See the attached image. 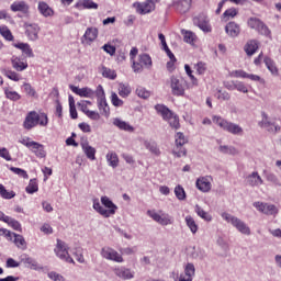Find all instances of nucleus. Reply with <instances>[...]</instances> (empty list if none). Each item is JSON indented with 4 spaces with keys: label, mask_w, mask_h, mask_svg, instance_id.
I'll return each mask as SVG.
<instances>
[{
    "label": "nucleus",
    "mask_w": 281,
    "mask_h": 281,
    "mask_svg": "<svg viewBox=\"0 0 281 281\" xmlns=\"http://www.w3.org/2000/svg\"><path fill=\"white\" fill-rule=\"evenodd\" d=\"M101 203L102 204H100L99 199H94L92 207L98 214L103 216V218H110V216H113L115 212H117V205H115L109 196H101Z\"/></svg>",
    "instance_id": "nucleus-1"
},
{
    "label": "nucleus",
    "mask_w": 281,
    "mask_h": 281,
    "mask_svg": "<svg viewBox=\"0 0 281 281\" xmlns=\"http://www.w3.org/2000/svg\"><path fill=\"white\" fill-rule=\"evenodd\" d=\"M49 123V119L47 117V114L42 113L38 114L36 111H31L27 113L24 122H23V127L26 131H32L35 126H47Z\"/></svg>",
    "instance_id": "nucleus-2"
},
{
    "label": "nucleus",
    "mask_w": 281,
    "mask_h": 281,
    "mask_svg": "<svg viewBox=\"0 0 281 281\" xmlns=\"http://www.w3.org/2000/svg\"><path fill=\"white\" fill-rule=\"evenodd\" d=\"M213 124H216L222 128V131H226V133H231V135H244L245 131L240 127V125L236 123H232L218 115L213 116Z\"/></svg>",
    "instance_id": "nucleus-3"
},
{
    "label": "nucleus",
    "mask_w": 281,
    "mask_h": 281,
    "mask_svg": "<svg viewBox=\"0 0 281 281\" xmlns=\"http://www.w3.org/2000/svg\"><path fill=\"white\" fill-rule=\"evenodd\" d=\"M221 216L224 221H226V223L233 225V227H235V229H237L239 234H244L245 236H251V228H249V226L243 220L227 212L222 213Z\"/></svg>",
    "instance_id": "nucleus-4"
},
{
    "label": "nucleus",
    "mask_w": 281,
    "mask_h": 281,
    "mask_svg": "<svg viewBox=\"0 0 281 281\" xmlns=\"http://www.w3.org/2000/svg\"><path fill=\"white\" fill-rule=\"evenodd\" d=\"M155 109H156L157 113H159V115H161L162 120H165L166 122H169V125L171 126V128L177 130L181 126L179 124V116H177V114L172 113V111H170V109H168L166 105L156 104Z\"/></svg>",
    "instance_id": "nucleus-5"
},
{
    "label": "nucleus",
    "mask_w": 281,
    "mask_h": 281,
    "mask_svg": "<svg viewBox=\"0 0 281 281\" xmlns=\"http://www.w3.org/2000/svg\"><path fill=\"white\" fill-rule=\"evenodd\" d=\"M248 27L250 30H255L258 32V34H261V36H267V38H271V30H269V26L265 24L260 19L258 18H249L248 19Z\"/></svg>",
    "instance_id": "nucleus-6"
},
{
    "label": "nucleus",
    "mask_w": 281,
    "mask_h": 281,
    "mask_svg": "<svg viewBox=\"0 0 281 281\" xmlns=\"http://www.w3.org/2000/svg\"><path fill=\"white\" fill-rule=\"evenodd\" d=\"M55 254L57 258H60V260H64V262H68L69 265H76L74 258L69 256V247H67V244L60 239H57Z\"/></svg>",
    "instance_id": "nucleus-7"
},
{
    "label": "nucleus",
    "mask_w": 281,
    "mask_h": 281,
    "mask_svg": "<svg viewBox=\"0 0 281 281\" xmlns=\"http://www.w3.org/2000/svg\"><path fill=\"white\" fill-rule=\"evenodd\" d=\"M157 3H159V0H145L144 2H134L133 8L137 14H150V12H154Z\"/></svg>",
    "instance_id": "nucleus-8"
},
{
    "label": "nucleus",
    "mask_w": 281,
    "mask_h": 281,
    "mask_svg": "<svg viewBox=\"0 0 281 281\" xmlns=\"http://www.w3.org/2000/svg\"><path fill=\"white\" fill-rule=\"evenodd\" d=\"M169 83L172 95L179 97L186 94V80L183 78L171 76Z\"/></svg>",
    "instance_id": "nucleus-9"
},
{
    "label": "nucleus",
    "mask_w": 281,
    "mask_h": 281,
    "mask_svg": "<svg viewBox=\"0 0 281 281\" xmlns=\"http://www.w3.org/2000/svg\"><path fill=\"white\" fill-rule=\"evenodd\" d=\"M175 138L176 148L172 150V155H175L176 157H186V155H188V151L186 150V148H183V146L188 144V138H186V135H183V133L181 132H178Z\"/></svg>",
    "instance_id": "nucleus-10"
},
{
    "label": "nucleus",
    "mask_w": 281,
    "mask_h": 281,
    "mask_svg": "<svg viewBox=\"0 0 281 281\" xmlns=\"http://www.w3.org/2000/svg\"><path fill=\"white\" fill-rule=\"evenodd\" d=\"M193 25L199 27L205 34H210V32H212V24H210V18H207V15L203 13L193 18Z\"/></svg>",
    "instance_id": "nucleus-11"
},
{
    "label": "nucleus",
    "mask_w": 281,
    "mask_h": 281,
    "mask_svg": "<svg viewBox=\"0 0 281 281\" xmlns=\"http://www.w3.org/2000/svg\"><path fill=\"white\" fill-rule=\"evenodd\" d=\"M147 215H149V217L153 218V221L158 223V225H172V217L167 213L159 214L156 211L148 210Z\"/></svg>",
    "instance_id": "nucleus-12"
},
{
    "label": "nucleus",
    "mask_w": 281,
    "mask_h": 281,
    "mask_svg": "<svg viewBox=\"0 0 281 281\" xmlns=\"http://www.w3.org/2000/svg\"><path fill=\"white\" fill-rule=\"evenodd\" d=\"M254 207L258 210L261 214H266V216H276L278 214V207L273 204L263 203V202H254Z\"/></svg>",
    "instance_id": "nucleus-13"
},
{
    "label": "nucleus",
    "mask_w": 281,
    "mask_h": 281,
    "mask_svg": "<svg viewBox=\"0 0 281 281\" xmlns=\"http://www.w3.org/2000/svg\"><path fill=\"white\" fill-rule=\"evenodd\" d=\"M101 256L105 260H112L113 262H124V258H122V255H120L117 250L108 246L101 249Z\"/></svg>",
    "instance_id": "nucleus-14"
},
{
    "label": "nucleus",
    "mask_w": 281,
    "mask_h": 281,
    "mask_svg": "<svg viewBox=\"0 0 281 281\" xmlns=\"http://www.w3.org/2000/svg\"><path fill=\"white\" fill-rule=\"evenodd\" d=\"M25 36L29 41H38V34L41 32V26L36 23H24Z\"/></svg>",
    "instance_id": "nucleus-15"
},
{
    "label": "nucleus",
    "mask_w": 281,
    "mask_h": 281,
    "mask_svg": "<svg viewBox=\"0 0 281 281\" xmlns=\"http://www.w3.org/2000/svg\"><path fill=\"white\" fill-rule=\"evenodd\" d=\"M196 273V268H194V263H187L184 267V274H177L173 277L175 281H192L194 274Z\"/></svg>",
    "instance_id": "nucleus-16"
},
{
    "label": "nucleus",
    "mask_w": 281,
    "mask_h": 281,
    "mask_svg": "<svg viewBox=\"0 0 281 281\" xmlns=\"http://www.w3.org/2000/svg\"><path fill=\"white\" fill-rule=\"evenodd\" d=\"M112 124L115 126V128H119V131H124L125 133H135V127L131 125V123L120 117L112 119Z\"/></svg>",
    "instance_id": "nucleus-17"
},
{
    "label": "nucleus",
    "mask_w": 281,
    "mask_h": 281,
    "mask_svg": "<svg viewBox=\"0 0 281 281\" xmlns=\"http://www.w3.org/2000/svg\"><path fill=\"white\" fill-rule=\"evenodd\" d=\"M195 186L201 192H210L212 190V177H201L196 180Z\"/></svg>",
    "instance_id": "nucleus-18"
},
{
    "label": "nucleus",
    "mask_w": 281,
    "mask_h": 281,
    "mask_svg": "<svg viewBox=\"0 0 281 281\" xmlns=\"http://www.w3.org/2000/svg\"><path fill=\"white\" fill-rule=\"evenodd\" d=\"M261 115H262V120L259 123L261 128H267L268 133H278V131H280L279 125H276V123L269 122V116L267 115V113L263 112Z\"/></svg>",
    "instance_id": "nucleus-19"
},
{
    "label": "nucleus",
    "mask_w": 281,
    "mask_h": 281,
    "mask_svg": "<svg viewBox=\"0 0 281 281\" xmlns=\"http://www.w3.org/2000/svg\"><path fill=\"white\" fill-rule=\"evenodd\" d=\"M11 12H22V14H30V4L24 0L14 1L10 5Z\"/></svg>",
    "instance_id": "nucleus-20"
},
{
    "label": "nucleus",
    "mask_w": 281,
    "mask_h": 281,
    "mask_svg": "<svg viewBox=\"0 0 281 281\" xmlns=\"http://www.w3.org/2000/svg\"><path fill=\"white\" fill-rule=\"evenodd\" d=\"M246 182L251 188H258L265 183L262 177L258 173V171H254L246 177Z\"/></svg>",
    "instance_id": "nucleus-21"
},
{
    "label": "nucleus",
    "mask_w": 281,
    "mask_h": 281,
    "mask_svg": "<svg viewBox=\"0 0 281 281\" xmlns=\"http://www.w3.org/2000/svg\"><path fill=\"white\" fill-rule=\"evenodd\" d=\"M173 7L180 14H187L192 8V0H178L173 3Z\"/></svg>",
    "instance_id": "nucleus-22"
},
{
    "label": "nucleus",
    "mask_w": 281,
    "mask_h": 281,
    "mask_svg": "<svg viewBox=\"0 0 281 281\" xmlns=\"http://www.w3.org/2000/svg\"><path fill=\"white\" fill-rule=\"evenodd\" d=\"M98 27H88L82 36V43H87L88 45H91L95 38H98Z\"/></svg>",
    "instance_id": "nucleus-23"
},
{
    "label": "nucleus",
    "mask_w": 281,
    "mask_h": 281,
    "mask_svg": "<svg viewBox=\"0 0 281 281\" xmlns=\"http://www.w3.org/2000/svg\"><path fill=\"white\" fill-rule=\"evenodd\" d=\"M30 150H32V153H34V155H36L40 159H45V157H47V153L45 151V146L41 143L33 142Z\"/></svg>",
    "instance_id": "nucleus-24"
},
{
    "label": "nucleus",
    "mask_w": 281,
    "mask_h": 281,
    "mask_svg": "<svg viewBox=\"0 0 281 281\" xmlns=\"http://www.w3.org/2000/svg\"><path fill=\"white\" fill-rule=\"evenodd\" d=\"M37 10L42 16H45V19L54 16V9H52V7H49L45 1L38 2Z\"/></svg>",
    "instance_id": "nucleus-25"
},
{
    "label": "nucleus",
    "mask_w": 281,
    "mask_h": 281,
    "mask_svg": "<svg viewBox=\"0 0 281 281\" xmlns=\"http://www.w3.org/2000/svg\"><path fill=\"white\" fill-rule=\"evenodd\" d=\"M70 90L72 93L80 95V98H93V91L91 88H78L76 86H70Z\"/></svg>",
    "instance_id": "nucleus-26"
},
{
    "label": "nucleus",
    "mask_w": 281,
    "mask_h": 281,
    "mask_svg": "<svg viewBox=\"0 0 281 281\" xmlns=\"http://www.w3.org/2000/svg\"><path fill=\"white\" fill-rule=\"evenodd\" d=\"M75 8L78 10H98V3L93 2V0H79Z\"/></svg>",
    "instance_id": "nucleus-27"
},
{
    "label": "nucleus",
    "mask_w": 281,
    "mask_h": 281,
    "mask_svg": "<svg viewBox=\"0 0 281 281\" xmlns=\"http://www.w3.org/2000/svg\"><path fill=\"white\" fill-rule=\"evenodd\" d=\"M81 148L88 159L95 161V148L89 145V142H81Z\"/></svg>",
    "instance_id": "nucleus-28"
},
{
    "label": "nucleus",
    "mask_w": 281,
    "mask_h": 281,
    "mask_svg": "<svg viewBox=\"0 0 281 281\" xmlns=\"http://www.w3.org/2000/svg\"><path fill=\"white\" fill-rule=\"evenodd\" d=\"M225 32L228 36H232V38H236V36L240 34V26L236 22H229L225 26Z\"/></svg>",
    "instance_id": "nucleus-29"
},
{
    "label": "nucleus",
    "mask_w": 281,
    "mask_h": 281,
    "mask_svg": "<svg viewBox=\"0 0 281 281\" xmlns=\"http://www.w3.org/2000/svg\"><path fill=\"white\" fill-rule=\"evenodd\" d=\"M137 54H139V50L137 49V47H133L130 52V58L133 63L132 69L134 70L135 74H142L140 64L135 61V56H137Z\"/></svg>",
    "instance_id": "nucleus-30"
},
{
    "label": "nucleus",
    "mask_w": 281,
    "mask_h": 281,
    "mask_svg": "<svg viewBox=\"0 0 281 281\" xmlns=\"http://www.w3.org/2000/svg\"><path fill=\"white\" fill-rule=\"evenodd\" d=\"M258 47H259L258 41L250 40L244 46V50L247 54V56H254V54L258 52Z\"/></svg>",
    "instance_id": "nucleus-31"
},
{
    "label": "nucleus",
    "mask_w": 281,
    "mask_h": 281,
    "mask_svg": "<svg viewBox=\"0 0 281 281\" xmlns=\"http://www.w3.org/2000/svg\"><path fill=\"white\" fill-rule=\"evenodd\" d=\"M114 272L115 276H117V278H122V280H133L135 278V274L131 272V269L117 268Z\"/></svg>",
    "instance_id": "nucleus-32"
},
{
    "label": "nucleus",
    "mask_w": 281,
    "mask_h": 281,
    "mask_svg": "<svg viewBox=\"0 0 281 281\" xmlns=\"http://www.w3.org/2000/svg\"><path fill=\"white\" fill-rule=\"evenodd\" d=\"M138 65L142 66V71H144V67L145 69H150V67H153V58H150V55L148 54H140L138 56Z\"/></svg>",
    "instance_id": "nucleus-33"
},
{
    "label": "nucleus",
    "mask_w": 281,
    "mask_h": 281,
    "mask_svg": "<svg viewBox=\"0 0 281 281\" xmlns=\"http://www.w3.org/2000/svg\"><path fill=\"white\" fill-rule=\"evenodd\" d=\"M11 65L15 71H25V69H27V63L22 61L21 58L16 56L11 57Z\"/></svg>",
    "instance_id": "nucleus-34"
},
{
    "label": "nucleus",
    "mask_w": 281,
    "mask_h": 281,
    "mask_svg": "<svg viewBox=\"0 0 281 281\" xmlns=\"http://www.w3.org/2000/svg\"><path fill=\"white\" fill-rule=\"evenodd\" d=\"M263 175L266 177V181H268L269 183H272V186H274L276 188H281L280 178H278L276 173L265 170Z\"/></svg>",
    "instance_id": "nucleus-35"
},
{
    "label": "nucleus",
    "mask_w": 281,
    "mask_h": 281,
    "mask_svg": "<svg viewBox=\"0 0 281 281\" xmlns=\"http://www.w3.org/2000/svg\"><path fill=\"white\" fill-rule=\"evenodd\" d=\"M16 49H21L23 54H25L29 58H34V52L32 50V46L27 43H19L14 44Z\"/></svg>",
    "instance_id": "nucleus-36"
},
{
    "label": "nucleus",
    "mask_w": 281,
    "mask_h": 281,
    "mask_svg": "<svg viewBox=\"0 0 281 281\" xmlns=\"http://www.w3.org/2000/svg\"><path fill=\"white\" fill-rule=\"evenodd\" d=\"M184 221H186V225H187V227H189L191 234H196V232H199V225L194 221V217H192L191 215H187L184 217Z\"/></svg>",
    "instance_id": "nucleus-37"
},
{
    "label": "nucleus",
    "mask_w": 281,
    "mask_h": 281,
    "mask_svg": "<svg viewBox=\"0 0 281 281\" xmlns=\"http://www.w3.org/2000/svg\"><path fill=\"white\" fill-rule=\"evenodd\" d=\"M98 109L101 115L109 117L111 113V109L109 108V103H106V99H102L101 101H98Z\"/></svg>",
    "instance_id": "nucleus-38"
},
{
    "label": "nucleus",
    "mask_w": 281,
    "mask_h": 281,
    "mask_svg": "<svg viewBox=\"0 0 281 281\" xmlns=\"http://www.w3.org/2000/svg\"><path fill=\"white\" fill-rule=\"evenodd\" d=\"M106 161L109 162V166H111V168H117V166L120 165V158L117 157V154L115 151L106 154Z\"/></svg>",
    "instance_id": "nucleus-39"
},
{
    "label": "nucleus",
    "mask_w": 281,
    "mask_h": 281,
    "mask_svg": "<svg viewBox=\"0 0 281 281\" xmlns=\"http://www.w3.org/2000/svg\"><path fill=\"white\" fill-rule=\"evenodd\" d=\"M12 238H14V245L19 249H26L27 248V243L25 241V238L23 235H19L16 233H13Z\"/></svg>",
    "instance_id": "nucleus-40"
},
{
    "label": "nucleus",
    "mask_w": 281,
    "mask_h": 281,
    "mask_svg": "<svg viewBox=\"0 0 281 281\" xmlns=\"http://www.w3.org/2000/svg\"><path fill=\"white\" fill-rule=\"evenodd\" d=\"M117 91L121 98H128L133 90L128 83H120Z\"/></svg>",
    "instance_id": "nucleus-41"
},
{
    "label": "nucleus",
    "mask_w": 281,
    "mask_h": 281,
    "mask_svg": "<svg viewBox=\"0 0 281 281\" xmlns=\"http://www.w3.org/2000/svg\"><path fill=\"white\" fill-rule=\"evenodd\" d=\"M181 34L183 36L184 43H189V45L194 44V41H196V34H194L192 31L182 30Z\"/></svg>",
    "instance_id": "nucleus-42"
},
{
    "label": "nucleus",
    "mask_w": 281,
    "mask_h": 281,
    "mask_svg": "<svg viewBox=\"0 0 281 281\" xmlns=\"http://www.w3.org/2000/svg\"><path fill=\"white\" fill-rule=\"evenodd\" d=\"M195 214H198L200 218H203V221H206V223L212 222V215L205 212V210H203V207H201L199 204L195 205Z\"/></svg>",
    "instance_id": "nucleus-43"
},
{
    "label": "nucleus",
    "mask_w": 281,
    "mask_h": 281,
    "mask_svg": "<svg viewBox=\"0 0 281 281\" xmlns=\"http://www.w3.org/2000/svg\"><path fill=\"white\" fill-rule=\"evenodd\" d=\"M1 74L7 78H9V80H13V82H19V80H21V76L14 70L2 69Z\"/></svg>",
    "instance_id": "nucleus-44"
},
{
    "label": "nucleus",
    "mask_w": 281,
    "mask_h": 281,
    "mask_svg": "<svg viewBox=\"0 0 281 281\" xmlns=\"http://www.w3.org/2000/svg\"><path fill=\"white\" fill-rule=\"evenodd\" d=\"M4 94L5 98L12 102H19V100H21V94L14 90H10V88L4 89Z\"/></svg>",
    "instance_id": "nucleus-45"
},
{
    "label": "nucleus",
    "mask_w": 281,
    "mask_h": 281,
    "mask_svg": "<svg viewBox=\"0 0 281 281\" xmlns=\"http://www.w3.org/2000/svg\"><path fill=\"white\" fill-rule=\"evenodd\" d=\"M0 34L5 41H14V35H12V31L7 25L0 26Z\"/></svg>",
    "instance_id": "nucleus-46"
},
{
    "label": "nucleus",
    "mask_w": 281,
    "mask_h": 281,
    "mask_svg": "<svg viewBox=\"0 0 281 281\" xmlns=\"http://www.w3.org/2000/svg\"><path fill=\"white\" fill-rule=\"evenodd\" d=\"M24 265H29L30 269H33L34 271L43 269V267H41L38 262L32 257H26L24 259Z\"/></svg>",
    "instance_id": "nucleus-47"
},
{
    "label": "nucleus",
    "mask_w": 281,
    "mask_h": 281,
    "mask_svg": "<svg viewBox=\"0 0 281 281\" xmlns=\"http://www.w3.org/2000/svg\"><path fill=\"white\" fill-rule=\"evenodd\" d=\"M144 146L149 153H153V155H160L161 154V151L159 150V147H157V144H155V143H150L148 140H145Z\"/></svg>",
    "instance_id": "nucleus-48"
},
{
    "label": "nucleus",
    "mask_w": 281,
    "mask_h": 281,
    "mask_svg": "<svg viewBox=\"0 0 281 281\" xmlns=\"http://www.w3.org/2000/svg\"><path fill=\"white\" fill-rule=\"evenodd\" d=\"M27 194H34V192H38V182L36 179H31L27 187L25 188Z\"/></svg>",
    "instance_id": "nucleus-49"
},
{
    "label": "nucleus",
    "mask_w": 281,
    "mask_h": 281,
    "mask_svg": "<svg viewBox=\"0 0 281 281\" xmlns=\"http://www.w3.org/2000/svg\"><path fill=\"white\" fill-rule=\"evenodd\" d=\"M220 153H223V155H237L238 150H236L235 147L227 146V145H221L218 147Z\"/></svg>",
    "instance_id": "nucleus-50"
},
{
    "label": "nucleus",
    "mask_w": 281,
    "mask_h": 281,
    "mask_svg": "<svg viewBox=\"0 0 281 281\" xmlns=\"http://www.w3.org/2000/svg\"><path fill=\"white\" fill-rule=\"evenodd\" d=\"M22 88L24 89L26 95H29L30 98H36V90L34 89V87H32L31 83L24 82L22 85Z\"/></svg>",
    "instance_id": "nucleus-51"
},
{
    "label": "nucleus",
    "mask_w": 281,
    "mask_h": 281,
    "mask_svg": "<svg viewBox=\"0 0 281 281\" xmlns=\"http://www.w3.org/2000/svg\"><path fill=\"white\" fill-rule=\"evenodd\" d=\"M12 229H15V232H21V223L19 221L12 218V217H5V222Z\"/></svg>",
    "instance_id": "nucleus-52"
},
{
    "label": "nucleus",
    "mask_w": 281,
    "mask_h": 281,
    "mask_svg": "<svg viewBox=\"0 0 281 281\" xmlns=\"http://www.w3.org/2000/svg\"><path fill=\"white\" fill-rule=\"evenodd\" d=\"M102 76L103 78H109L110 80H115V78H117V74H115V70L106 67L102 68Z\"/></svg>",
    "instance_id": "nucleus-53"
},
{
    "label": "nucleus",
    "mask_w": 281,
    "mask_h": 281,
    "mask_svg": "<svg viewBox=\"0 0 281 281\" xmlns=\"http://www.w3.org/2000/svg\"><path fill=\"white\" fill-rule=\"evenodd\" d=\"M263 63L269 71L278 74V67H276V63H273L271 58L265 57Z\"/></svg>",
    "instance_id": "nucleus-54"
},
{
    "label": "nucleus",
    "mask_w": 281,
    "mask_h": 281,
    "mask_svg": "<svg viewBox=\"0 0 281 281\" xmlns=\"http://www.w3.org/2000/svg\"><path fill=\"white\" fill-rule=\"evenodd\" d=\"M231 89H236L240 93H248L249 90L245 87V83L243 81H233V87Z\"/></svg>",
    "instance_id": "nucleus-55"
},
{
    "label": "nucleus",
    "mask_w": 281,
    "mask_h": 281,
    "mask_svg": "<svg viewBox=\"0 0 281 281\" xmlns=\"http://www.w3.org/2000/svg\"><path fill=\"white\" fill-rule=\"evenodd\" d=\"M175 194L179 201H186V190L181 186L175 188Z\"/></svg>",
    "instance_id": "nucleus-56"
},
{
    "label": "nucleus",
    "mask_w": 281,
    "mask_h": 281,
    "mask_svg": "<svg viewBox=\"0 0 281 281\" xmlns=\"http://www.w3.org/2000/svg\"><path fill=\"white\" fill-rule=\"evenodd\" d=\"M11 172H14V175H18V177H22V179H30V176L27 175V171L21 168L16 167H10Z\"/></svg>",
    "instance_id": "nucleus-57"
},
{
    "label": "nucleus",
    "mask_w": 281,
    "mask_h": 281,
    "mask_svg": "<svg viewBox=\"0 0 281 281\" xmlns=\"http://www.w3.org/2000/svg\"><path fill=\"white\" fill-rule=\"evenodd\" d=\"M136 94L138 95V98H143V100H148V98H150V91L142 87L136 89Z\"/></svg>",
    "instance_id": "nucleus-58"
},
{
    "label": "nucleus",
    "mask_w": 281,
    "mask_h": 281,
    "mask_svg": "<svg viewBox=\"0 0 281 281\" xmlns=\"http://www.w3.org/2000/svg\"><path fill=\"white\" fill-rule=\"evenodd\" d=\"M228 76L231 78H247V72H245V70H243V69L232 70L228 72Z\"/></svg>",
    "instance_id": "nucleus-59"
},
{
    "label": "nucleus",
    "mask_w": 281,
    "mask_h": 281,
    "mask_svg": "<svg viewBox=\"0 0 281 281\" xmlns=\"http://www.w3.org/2000/svg\"><path fill=\"white\" fill-rule=\"evenodd\" d=\"M111 102H112L113 106H123L124 105V101H122V99H120V97H117V93H115V92L111 93Z\"/></svg>",
    "instance_id": "nucleus-60"
},
{
    "label": "nucleus",
    "mask_w": 281,
    "mask_h": 281,
    "mask_svg": "<svg viewBox=\"0 0 281 281\" xmlns=\"http://www.w3.org/2000/svg\"><path fill=\"white\" fill-rule=\"evenodd\" d=\"M0 195L2 196V199H14V196H16V193H14V191H8L5 190V187H2L0 190Z\"/></svg>",
    "instance_id": "nucleus-61"
},
{
    "label": "nucleus",
    "mask_w": 281,
    "mask_h": 281,
    "mask_svg": "<svg viewBox=\"0 0 281 281\" xmlns=\"http://www.w3.org/2000/svg\"><path fill=\"white\" fill-rule=\"evenodd\" d=\"M195 70L200 76H203V74H205V71H207V65L203 61H199L195 65Z\"/></svg>",
    "instance_id": "nucleus-62"
},
{
    "label": "nucleus",
    "mask_w": 281,
    "mask_h": 281,
    "mask_svg": "<svg viewBox=\"0 0 281 281\" xmlns=\"http://www.w3.org/2000/svg\"><path fill=\"white\" fill-rule=\"evenodd\" d=\"M238 14L236 8H231L223 13L224 19H234Z\"/></svg>",
    "instance_id": "nucleus-63"
},
{
    "label": "nucleus",
    "mask_w": 281,
    "mask_h": 281,
    "mask_svg": "<svg viewBox=\"0 0 281 281\" xmlns=\"http://www.w3.org/2000/svg\"><path fill=\"white\" fill-rule=\"evenodd\" d=\"M48 278L54 281H65V278L55 271L48 272Z\"/></svg>",
    "instance_id": "nucleus-64"
}]
</instances>
